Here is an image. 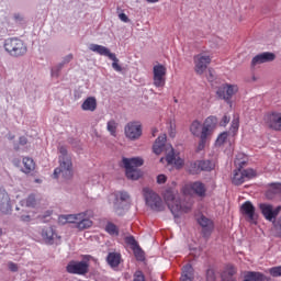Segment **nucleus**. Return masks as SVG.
I'll list each match as a JSON object with an SVG mask.
<instances>
[{
  "label": "nucleus",
  "mask_w": 281,
  "mask_h": 281,
  "mask_svg": "<svg viewBox=\"0 0 281 281\" xmlns=\"http://www.w3.org/2000/svg\"><path fill=\"white\" fill-rule=\"evenodd\" d=\"M8 268L10 269V271H13V272L19 271V266L14 262H9Z\"/></svg>",
  "instance_id": "nucleus-47"
},
{
  "label": "nucleus",
  "mask_w": 281,
  "mask_h": 281,
  "mask_svg": "<svg viewBox=\"0 0 281 281\" xmlns=\"http://www.w3.org/2000/svg\"><path fill=\"white\" fill-rule=\"evenodd\" d=\"M82 111H95L98 109V101L94 97L87 98L83 103L81 104Z\"/></svg>",
  "instance_id": "nucleus-26"
},
{
  "label": "nucleus",
  "mask_w": 281,
  "mask_h": 281,
  "mask_svg": "<svg viewBox=\"0 0 281 281\" xmlns=\"http://www.w3.org/2000/svg\"><path fill=\"white\" fill-rule=\"evenodd\" d=\"M240 212L244 216H246L248 223H252L256 225V223L258 222V215L256 214V206H254L251 202H245L240 207Z\"/></svg>",
  "instance_id": "nucleus-15"
},
{
  "label": "nucleus",
  "mask_w": 281,
  "mask_h": 281,
  "mask_svg": "<svg viewBox=\"0 0 281 281\" xmlns=\"http://www.w3.org/2000/svg\"><path fill=\"white\" fill-rule=\"evenodd\" d=\"M259 210L266 221H274L278 214H280L281 206L273 209V205L271 204L261 203L259 204Z\"/></svg>",
  "instance_id": "nucleus-16"
},
{
  "label": "nucleus",
  "mask_w": 281,
  "mask_h": 281,
  "mask_svg": "<svg viewBox=\"0 0 281 281\" xmlns=\"http://www.w3.org/2000/svg\"><path fill=\"white\" fill-rule=\"evenodd\" d=\"M71 60H74V55L72 54H68L67 56H65L63 63L59 64V66H58V70L63 69V66L71 63Z\"/></svg>",
  "instance_id": "nucleus-40"
},
{
  "label": "nucleus",
  "mask_w": 281,
  "mask_h": 281,
  "mask_svg": "<svg viewBox=\"0 0 281 281\" xmlns=\"http://www.w3.org/2000/svg\"><path fill=\"white\" fill-rule=\"evenodd\" d=\"M123 166L125 170H137L139 166H144V159L139 157L135 158H123Z\"/></svg>",
  "instance_id": "nucleus-22"
},
{
  "label": "nucleus",
  "mask_w": 281,
  "mask_h": 281,
  "mask_svg": "<svg viewBox=\"0 0 281 281\" xmlns=\"http://www.w3.org/2000/svg\"><path fill=\"white\" fill-rule=\"evenodd\" d=\"M135 257L137 260H144V252L139 249L135 250Z\"/></svg>",
  "instance_id": "nucleus-49"
},
{
  "label": "nucleus",
  "mask_w": 281,
  "mask_h": 281,
  "mask_svg": "<svg viewBox=\"0 0 281 281\" xmlns=\"http://www.w3.org/2000/svg\"><path fill=\"white\" fill-rule=\"evenodd\" d=\"M271 192L272 194H281V183H273L271 184L270 190L268 193Z\"/></svg>",
  "instance_id": "nucleus-39"
},
{
  "label": "nucleus",
  "mask_w": 281,
  "mask_h": 281,
  "mask_svg": "<svg viewBox=\"0 0 281 281\" xmlns=\"http://www.w3.org/2000/svg\"><path fill=\"white\" fill-rule=\"evenodd\" d=\"M198 223L202 227L204 236H210V234H212V232L214 231V222H212V220L205 217L204 215H201L198 218Z\"/></svg>",
  "instance_id": "nucleus-21"
},
{
  "label": "nucleus",
  "mask_w": 281,
  "mask_h": 281,
  "mask_svg": "<svg viewBox=\"0 0 281 281\" xmlns=\"http://www.w3.org/2000/svg\"><path fill=\"white\" fill-rule=\"evenodd\" d=\"M246 164L245 160L238 158L235 159V166L239 168L234 171L232 182L234 186H243L248 179H254L256 177V171L254 169H244L243 166Z\"/></svg>",
  "instance_id": "nucleus-5"
},
{
  "label": "nucleus",
  "mask_w": 281,
  "mask_h": 281,
  "mask_svg": "<svg viewBox=\"0 0 281 281\" xmlns=\"http://www.w3.org/2000/svg\"><path fill=\"white\" fill-rule=\"evenodd\" d=\"M183 194H198V196H205V184L202 182H191L183 187L182 189Z\"/></svg>",
  "instance_id": "nucleus-14"
},
{
  "label": "nucleus",
  "mask_w": 281,
  "mask_h": 281,
  "mask_svg": "<svg viewBox=\"0 0 281 281\" xmlns=\"http://www.w3.org/2000/svg\"><path fill=\"white\" fill-rule=\"evenodd\" d=\"M36 203V199L34 195H30L26 200L22 201V205H25L26 207H34V204Z\"/></svg>",
  "instance_id": "nucleus-38"
},
{
  "label": "nucleus",
  "mask_w": 281,
  "mask_h": 281,
  "mask_svg": "<svg viewBox=\"0 0 281 281\" xmlns=\"http://www.w3.org/2000/svg\"><path fill=\"white\" fill-rule=\"evenodd\" d=\"M125 136L132 142L139 139L142 137V125L137 122L127 123L125 126Z\"/></svg>",
  "instance_id": "nucleus-13"
},
{
  "label": "nucleus",
  "mask_w": 281,
  "mask_h": 281,
  "mask_svg": "<svg viewBox=\"0 0 281 281\" xmlns=\"http://www.w3.org/2000/svg\"><path fill=\"white\" fill-rule=\"evenodd\" d=\"M119 19H120V21H122L123 23H128V21H131V20L128 19V15H126V13H120V14H119Z\"/></svg>",
  "instance_id": "nucleus-45"
},
{
  "label": "nucleus",
  "mask_w": 281,
  "mask_h": 281,
  "mask_svg": "<svg viewBox=\"0 0 281 281\" xmlns=\"http://www.w3.org/2000/svg\"><path fill=\"white\" fill-rule=\"evenodd\" d=\"M164 199L176 218L188 214V212L192 210V201L181 202V200H179V191L175 189V187L166 189Z\"/></svg>",
  "instance_id": "nucleus-3"
},
{
  "label": "nucleus",
  "mask_w": 281,
  "mask_h": 281,
  "mask_svg": "<svg viewBox=\"0 0 281 281\" xmlns=\"http://www.w3.org/2000/svg\"><path fill=\"white\" fill-rule=\"evenodd\" d=\"M90 52L99 54V56H106L108 58H114L113 53L106 47L99 44H90Z\"/></svg>",
  "instance_id": "nucleus-25"
},
{
  "label": "nucleus",
  "mask_w": 281,
  "mask_h": 281,
  "mask_svg": "<svg viewBox=\"0 0 281 281\" xmlns=\"http://www.w3.org/2000/svg\"><path fill=\"white\" fill-rule=\"evenodd\" d=\"M229 139V132H223L217 136L216 146H223Z\"/></svg>",
  "instance_id": "nucleus-35"
},
{
  "label": "nucleus",
  "mask_w": 281,
  "mask_h": 281,
  "mask_svg": "<svg viewBox=\"0 0 281 281\" xmlns=\"http://www.w3.org/2000/svg\"><path fill=\"white\" fill-rule=\"evenodd\" d=\"M180 281H192V266L186 265L182 268V276L180 278Z\"/></svg>",
  "instance_id": "nucleus-29"
},
{
  "label": "nucleus",
  "mask_w": 281,
  "mask_h": 281,
  "mask_svg": "<svg viewBox=\"0 0 281 281\" xmlns=\"http://www.w3.org/2000/svg\"><path fill=\"white\" fill-rule=\"evenodd\" d=\"M116 201L117 199H120L121 201H128L130 195L127 192H117L116 194H114Z\"/></svg>",
  "instance_id": "nucleus-41"
},
{
  "label": "nucleus",
  "mask_w": 281,
  "mask_h": 281,
  "mask_svg": "<svg viewBox=\"0 0 281 281\" xmlns=\"http://www.w3.org/2000/svg\"><path fill=\"white\" fill-rule=\"evenodd\" d=\"M81 218L77 222L76 228L82 232L83 229H89V227H93V222L90 218H93V212L86 211L81 213Z\"/></svg>",
  "instance_id": "nucleus-17"
},
{
  "label": "nucleus",
  "mask_w": 281,
  "mask_h": 281,
  "mask_svg": "<svg viewBox=\"0 0 281 281\" xmlns=\"http://www.w3.org/2000/svg\"><path fill=\"white\" fill-rule=\"evenodd\" d=\"M167 136L162 134L158 136V139L155 140L153 145V153L155 155H166L165 158H160V162L167 161V166H175V168H183L186 161L179 154L175 153L172 145L166 144Z\"/></svg>",
  "instance_id": "nucleus-1"
},
{
  "label": "nucleus",
  "mask_w": 281,
  "mask_h": 281,
  "mask_svg": "<svg viewBox=\"0 0 281 281\" xmlns=\"http://www.w3.org/2000/svg\"><path fill=\"white\" fill-rule=\"evenodd\" d=\"M194 71L198 76H203L207 70V66L212 63V55L207 52L199 53L193 57Z\"/></svg>",
  "instance_id": "nucleus-7"
},
{
  "label": "nucleus",
  "mask_w": 281,
  "mask_h": 281,
  "mask_svg": "<svg viewBox=\"0 0 281 281\" xmlns=\"http://www.w3.org/2000/svg\"><path fill=\"white\" fill-rule=\"evenodd\" d=\"M21 220H22V221H26V222H27V221H30V215L22 216V217H21Z\"/></svg>",
  "instance_id": "nucleus-56"
},
{
  "label": "nucleus",
  "mask_w": 281,
  "mask_h": 281,
  "mask_svg": "<svg viewBox=\"0 0 281 281\" xmlns=\"http://www.w3.org/2000/svg\"><path fill=\"white\" fill-rule=\"evenodd\" d=\"M105 232L110 234V236H120V228L111 222L106 224Z\"/></svg>",
  "instance_id": "nucleus-33"
},
{
  "label": "nucleus",
  "mask_w": 281,
  "mask_h": 281,
  "mask_svg": "<svg viewBox=\"0 0 281 281\" xmlns=\"http://www.w3.org/2000/svg\"><path fill=\"white\" fill-rule=\"evenodd\" d=\"M42 238L47 245H54L58 235L53 227H46L42 231Z\"/></svg>",
  "instance_id": "nucleus-24"
},
{
  "label": "nucleus",
  "mask_w": 281,
  "mask_h": 281,
  "mask_svg": "<svg viewBox=\"0 0 281 281\" xmlns=\"http://www.w3.org/2000/svg\"><path fill=\"white\" fill-rule=\"evenodd\" d=\"M212 42L216 43V45H221V43H223V38L215 36V37L212 38Z\"/></svg>",
  "instance_id": "nucleus-51"
},
{
  "label": "nucleus",
  "mask_w": 281,
  "mask_h": 281,
  "mask_svg": "<svg viewBox=\"0 0 281 281\" xmlns=\"http://www.w3.org/2000/svg\"><path fill=\"white\" fill-rule=\"evenodd\" d=\"M238 269H236V267L234 265H227L223 272H222V280L223 281H237L238 277Z\"/></svg>",
  "instance_id": "nucleus-20"
},
{
  "label": "nucleus",
  "mask_w": 281,
  "mask_h": 281,
  "mask_svg": "<svg viewBox=\"0 0 281 281\" xmlns=\"http://www.w3.org/2000/svg\"><path fill=\"white\" fill-rule=\"evenodd\" d=\"M66 271L75 276H85V273H89V263L87 261L72 260L67 265Z\"/></svg>",
  "instance_id": "nucleus-12"
},
{
  "label": "nucleus",
  "mask_w": 281,
  "mask_h": 281,
  "mask_svg": "<svg viewBox=\"0 0 281 281\" xmlns=\"http://www.w3.org/2000/svg\"><path fill=\"white\" fill-rule=\"evenodd\" d=\"M60 156H59V167L54 170L55 179H58V175H61L64 179H69L71 177V157L67 155V147L60 146L58 148Z\"/></svg>",
  "instance_id": "nucleus-4"
},
{
  "label": "nucleus",
  "mask_w": 281,
  "mask_h": 281,
  "mask_svg": "<svg viewBox=\"0 0 281 281\" xmlns=\"http://www.w3.org/2000/svg\"><path fill=\"white\" fill-rule=\"evenodd\" d=\"M268 271H269L270 276H272V278L281 277V266L272 267Z\"/></svg>",
  "instance_id": "nucleus-37"
},
{
  "label": "nucleus",
  "mask_w": 281,
  "mask_h": 281,
  "mask_svg": "<svg viewBox=\"0 0 281 281\" xmlns=\"http://www.w3.org/2000/svg\"><path fill=\"white\" fill-rule=\"evenodd\" d=\"M143 194L147 205L151 207V210H155L156 212L164 211V202L161 201V198L157 195V193L153 192V190L149 188H144Z\"/></svg>",
  "instance_id": "nucleus-8"
},
{
  "label": "nucleus",
  "mask_w": 281,
  "mask_h": 281,
  "mask_svg": "<svg viewBox=\"0 0 281 281\" xmlns=\"http://www.w3.org/2000/svg\"><path fill=\"white\" fill-rule=\"evenodd\" d=\"M20 144L25 146V144H27V138L25 136L20 137Z\"/></svg>",
  "instance_id": "nucleus-52"
},
{
  "label": "nucleus",
  "mask_w": 281,
  "mask_h": 281,
  "mask_svg": "<svg viewBox=\"0 0 281 281\" xmlns=\"http://www.w3.org/2000/svg\"><path fill=\"white\" fill-rule=\"evenodd\" d=\"M274 228L277 229L279 236L281 237V217L274 223Z\"/></svg>",
  "instance_id": "nucleus-44"
},
{
  "label": "nucleus",
  "mask_w": 281,
  "mask_h": 281,
  "mask_svg": "<svg viewBox=\"0 0 281 281\" xmlns=\"http://www.w3.org/2000/svg\"><path fill=\"white\" fill-rule=\"evenodd\" d=\"M238 128H240V117L235 114L231 125V134L233 137L238 133Z\"/></svg>",
  "instance_id": "nucleus-30"
},
{
  "label": "nucleus",
  "mask_w": 281,
  "mask_h": 281,
  "mask_svg": "<svg viewBox=\"0 0 281 281\" xmlns=\"http://www.w3.org/2000/svg\"><path fill=\"white\" fill-rule=\"evenodd\" d=\"M5 52L10 54V56H14L19 58V56H25L27 54V46L25 43L19 38H9L4 43Z\"/></svg>",
  "instance_id": "nucleus-6"
},
{
  "label": "nucleus",
  "mask_w": 281,
  "mask_h": 281,
  "mask_svg": "<svg viewBox=\"0 0 281 281\" xmlns=\"http://www.w3.org/2000/svg\"><path fill=\"white\" fill-rule=\"evenodd\" d=\"M175 186H177V183H176V182H173V188H175Z\"/></svg>",
  "instance_id": "nucleus-58"
},
{
  "label": "nucleus",
  "mask_w": 281,
  "mask_h": 281,
  "mask_svg": "<svg viewBox=\"0 0 281 281\" xmlns=\"http://www.w3.org/2000/svg\"><path fill=\"white\" fill-rule=\"evenodd\" d=\"M198 168H200V170H214V162H212L211 160H201L198 162Z\"/></svg>",
  "instance_id": "nucleus-32"
},
{
  "label": "nucleus",
  "mask_w": 281,
  "mask_h": 281,
  "mask_svg": "<svg viewBox=\"0 0 281 281\" xmlns=\"http://www.w3.org/2000/svg\"><path fill=\"white\" fill-rule=\"evenodd\" d=\"M52 76L58 77V71H56V68H54V69L52 70Z\"/></svg>",
  "instance_id": "nucleus-54"
},
{
  "label": "nucleus",
  "mask_w": 281,
  "mask_h": 281,
  "mask_svg": "<svg viewBox=\"0 0 281 281\" xmlns=\"http://www.w3.org/2000/svg\"><path fill=\"white\" fill-rule=\"evenodd\" d=\"M0 211L2 214H8L12 212V205L10 204V195L5 190L0 189Z\"/></svg>",
  "instance_id": "nucleus-19"
},
{
  "label": "nucleus",
  "mask_w": 281,
  "mask_h": 281,
  "mask_svg": "<svg viewBox=\"0 0 281 281\" xmlns=\"http://www.w3.org/2000/svg\"><path fill=\"white\" fill-rule=\"evenodd\" d=\"M3 234V231L0 229V236Z\"/></svg>",
  "instance_id": "nucleus-57"
},
{
  "label": "nucleus",
  "mask_w": 281,
  "mask_h": 281,
  "mask_svg": "<svg viewBox=\"0 0 281 281\" xmlns=\"http://www.w3.org/2000/svg\"><path fill=\"white\" fill-rule=\"evenodd\" d=\"M80 218H82V214L81 213L59 215L58 224L59 225H67V223H72V224L78 225V221Z\"/></svg>",
  "instance_id": "nucleus-23"
},
{
  "label": "nucleus",
  "mask_w": 281,
  "mask_h": 281,
  "mask_svg": "<svg viewBox=\"0 0 281 281\" xmlns=\"http://www.w3.org/2000/svg\"><path fill=\"white\" fill-rule=\"evenodd\" d=\"M114 57H110V60H113L112 63V68L114 71H122V66H120V59H117V57L115 56V54L113 53Z\"/></svg>",
  "instance_id": "nucleus-36"
},
{
  "label": "nucleus",
  "mask_w": 281,
  "mask_h": 281,
  "mask_svg": "<svg viewBox=\"0 0 281 281\" xmlns=\"http://www.w3.org/2000/svg\"><path fill=\"white\" fill-rule=\"evenodd\" d=\"M217 120L215 116H209L203 123L193 121L190 125V133L193 137H199L198 150H203L210 137H212L216 128Z\"/></svg>",
  "instance_id": "nucleus-2"
},
{
  "label": "nucleus",
  "mask_w": 281,
  "mask_h": 281,
  "mask_svg": "<svg viewBox=\"0 0 281 281\" xmlns=\"http://www.w3.org/2000/svg\"><path fill=\"white\" fill-rule=\"evenodd\" d=\"M23 166H24L23 172H25L26 175H30V172H32L36 168V164L34 162V159L30 157L23 158Z\"/></svg>",
  "instance_id": "nucleus-28"
},
{
  "label": "nucleus",
  "mask_w": 281,
  "mask_h": 281,
  "mask_svg": "<svg viewBox=\"0 0 281 281\" xmlns=\"http://www.w3.org/2000/svg\"><path fill=\"white\" fill-rule=\"evenodd\" d=\"M127 179H132V181H137L139 177H142V171L139 169H125Z\"/></svg>",
  "instance_id": "nucleus-31"
},
{
  "label": "nucleus",
  "mask_w": 281,
  "mask_h": 281,
  "mask_svg": "<svg viewBox=\"0 0 281 281\" xmlns=\"http://www.w3.org/2000/svg\"><path fill=\"white\" fill-rule=\"evenodd\" d=\"M170 132H169V135H170V137H175V135H176V131H175V128L172 127V124H170Z\"/></svg>",
  "instance_id": "nucleus-53"
},
{
  "label": "nucleus",
  "mask_w": 281,
  "mask_h": 281,
  "mask_svg": "<svg viewBox=\"0 0 281 281\" xmlns=\"http://www.w3.org/2000/svg\"><path fill=\"white\" fill-rule=\"evenodd\" d=\"M239 88L236 83H223L218 87L216 94L221 100H225V102L232 103V99L236 93H238Z\"/></svg>",
  "instance_id": "nucleus-9"
},
{
  "label": "nucleus",
  "mask_w": 281,
  "mask_h": 281,
  "mask_svg": "<svg viewBox=\"0 0 281 281\" xmlns=\"http://www.w3.org/2000/svg\"><path fill=\"white\" fill-rule=\"evenodd\" d=\"M166 74L168 69L166 66L158 64L153 68V85L156 89H164L166 87Z\"/></svg>",
  "instance_id": "nucleus-11"
},
{
  "label": "nucleus",
  "mask_w": 281,
  "mask_h": 281,
  "mask_svg": "<svg viewBox=\"0 0 281 281\" xmlns=\"http://www.w3.org/2000/svg\"><path fill=\"white\" fill-rule=\"evenodd\" d=\"M229 116H227V115H224L223 117H222V121H221V126H227V124H229Z\"/></svg>",
  "instance_id": "nucleus-48"
},
{
  "label": "nucleus",
  "mask_w": 281,
  "mask_h": 281,
  "mask_svg": "<svg viewBox=\"0 0 281 281\" xmlns=\"http://www.w3.org/2000/svg\"><path fill=\"white\" fill-rule=\"evenodd\" d=\"M133 281H146L142 271H136Z\"/></svg>",
  "instance_id": "nucleus-43"
},
{
  "label": "nucleus",
  "mask_w": 281,
  "mask_h": 281,
  "mask_svg": "<svg viewBox=\"0 0 281 281\" xmlns=\"http://www.w3.org/2000/svg\"><path fill=\"white\" fill-rule=\"evenodd\" d=\"M108 263L110 265V267H120V262L122 260V255L117 254V252H110L108 255Z\"/></svg>",
  "instance_id": "nucleus-27"
},
{
  "label": "nucleus",
  "mask_w": 281,
  "mask_h": 281,
  "mask_svg": "<svg viewBox=\"0 0 281 281\" xmlns=\"http://www.w3.org/2000/svg\"><path fill=\"white\" fill-rule=\"evenodd\" d=\"M147 3H159V0H146Z\"/></svg>",
  "instance_id": "nucleus-55"
},
{
  "label": "nucleus",
  "mask_w": 281,
  "mask_h": 281,
  "mask_svg": "<svg viewBox=\"0 0 281 281\" xmlns=\"http://www.w3.org/2000/svg\"><path fill=\"white\" fill-rule=\"evenodd\" d=\"M262 124L271 131H281V112L270 111L263 114Z\"/></svg>",
  "instance_id": "nucleus-10"
},
{
  "label": "nucleus",
  "mask_w": 281,
  "mask_h": 281,
  "mask_svg": "<svg viewBox=\"0 0 281 281\" xmlns=\"http://www.w3.org/2000/svg\"><path fill=\"white\" fill-rule=\"evenodd\" d=\"M206 280L207 281H216V273L212 269L206 271Z\"/></svg>",
  "instance_id": "nucleus-42"
},
{
  "label": "nucleus",
  "mask_w": 281,
  "mask_h": 281,
  "mask_svg": "<svg viewBox=\"0 0 281 281\" xmlns=\"http://www.w3.org/2000/svg\"><path fill=\"white\" fill-rule=\"evenodd\" d=\"M167 177H166V175H159L158 177H157V183H165L166 181H167Z\"/></svg>",
  "instance_id": "nucleus-50"
},
{
  "label": "nucleus",
  "mask_w": 281,
  "mask_h": 281,
  "mask_svg": "<svg viewBox=\"0 0 281 281\" xmlns=\"http://www.w3.org/2000/svg\"><path fill=\"white\" fill-rule=\"evenodd\" d=\"M126 243L128 245H132V247H137V241L135 240V237H126Z\"/></svg>",
  "instance_id": "nucleus-46"
},
{
  "label": "nucleus",
  "mask_w": 281,
  "mask_h": 281,
  "mask_svg": "<svg viewBox=\"0 0 281 281\" xmlns=\"http://www.w3.org/2000/svg\"><path fill=\"white\" fill-rule=\"evenodd\" d=\"M106 128L112 137H115L117 135V122H115V120L109 121L106 124Z\"/></svg>",
  "instance_id": "nucleus-34"
},
{
  "label": "nucleus",
  "mask_w": 281,
  "mask_h": 281,
  "mask_svg": "<svg viewBox=\"0 0 281 281\" xmlns=\"http://www.w3.org/2000/svg\"><path fill=\"white\" fill-rule=\"evenodd\" d=\"M276 60V54L265 52L255 56L251 60V67H256L257 65H263V63H273Z\"/></svg>",
  "instance_id": "nucleus-18"
}]
</instances>
